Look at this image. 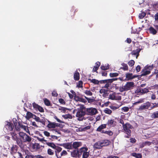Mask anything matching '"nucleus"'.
<instances>
[{"instance_id":"obj_1","label":"nucleus","mask_w":158,"mask_h":158,"mask_svg":"<svg viewBox=\"0 0 158 158\" xmlns=\"http://www.w3.org/2000/svg\"><path fill=\"white\" fill-rule=\"evenodd\" d=\"M10 134L12 139L16 141V143L20 148L23 147V142H30L32 140V138L30 136L23 132H19V135L15 132H11Z\"/></svg>"},{"instance_id":"obj_2","label":"nucleus","mask_w":158,"mask_h":158,"mask_svg":"<svg viewBox=\"0 0 158 158\" xmlns=\"http://www.w3.org/2000/svg\"><path fill=\"white\" fill-rule=\"evenodd\" d=\"M85 107L83 106H81L79 108L77 109V111L76 114V116L78 120L80 121H82L83 119H88L89 120H92V118L89 117L85 118L84 116L86 113L85 111Z\"/></svg>"},{"instance_id":"obj_3","label":"nucleus","mask_w":158,"mask_h":158,"mask_svg":"<svg viewBox=\"0 0 158 158\" xmlns=\"http://www.w3.org/2000/svg\"><path fill=\"white\" fill-rule=\"evenodd\" d=\"M134 86V83L133 82H128L125 85L120 86L117 89H118L120 92H123L131 90Z\"/></svg>"},{"instance_id":"obj_4","label":"nucleus","mask_w":158,"mask_h":158,"mask_svg":"<svg viewBox=\"0 0 158 158\" xmlns=\"http://www.w3.org/2000/svg\"><path fill=\"white\" fill-rule=\"evenodd\" d=\"M109 141L107 140L99 141L96 143L94 145V148L96 149H100L102 147L108 145Z\"/></svg>"},{"instance_id":"obj_5","label":"nucleus","mask_w":158,"mask_h":158,"mask_svg":"<svg viewBox=\"0 0 158 158\" xmlns=\"http://www.w3.org/2000/svg\"><path fill=\"white\" fill-rule=\"evenodd\" d=\"M125 132L128 135L126 136L127 138H129V136L131 135V131L130 129L133 128V126L129 123H127L124 125L123 127Z\"/></svg>"},{"instance_id":"obj_6","label":"nucleus","mask_w":158,"mask_h":158,"mask_svg":"<svg viewBox=\"0 0 158 158\" xmlns=\"http://www.w3.org/2000/svg\"><path fill=\"white\" fill-rule=\"evenodd\" d=\"M85 111L87 114L91 115H95L98 113L97 109L93 107L85 108Z\"/></svg>"},{"instance_id":"obj_7","label":"nucleus","mask_w":158,"mask_h":158,"mask_svg":"<svg viewBox=\"0 0 158 158\" xmlns=\"http://www.w3.org/2000/svg\"><path fill=\"white\" fill-rule=\"evenodd\" d=\"M151 106V104L149 102H147L142 104L138 108L139 111H141L144 109H148Z\"/></svg>"},{"instance_id":"obj_8","label":"nucleus","mask_w":158,"mask_h":158,"mask_svg":"<svg viewBox=\"0 0 158 158\" xmlns=\"http://www.w3.org/2000/svg\"><path fill=\"white\" fill-rule=\"evenodd\" d=\"M88 148H87L83 147L80 149V151L81 152H83L82 157L83 158H87L89 155V153L87 152Z\"/></svg>"},{"instance_id":"obj_9","label":"nucleus","mask_w":158,"mask_h":158,"mask_svg":"<svg viewBox=\"0 0 158 158\" xmlns=\"http://www.w3.org/2000/svg\"><path fill=\"white\" fill-rule=\"evenodd\" d=\"M90 126L84 127V126L81 125L80 127H77L76 130L77 132L85 131L87 130L90 129Z\"/></svg>"},{"instance_id":"obj_10","label":"nucleus","mask_w":158,"mask_h":158,"mask_svg":"<svg viewBox=\"0 0 158 158\" xmlns=\"http://www.w3.org/2000/svg\"><path fill=\"white\" fill-rule=\"evenodd\" d=\"M49 123L47 125V127L49 128H54L58 126V123L54 122H51L49 121H48Z\"/></svg>"},{"instance_id":"obj_11","label":"nucleus","mask_w":158,"mask_h":158,"mask_svg":"<svg viewBox=\"0 0 158 158\" xmlns=\"http://www.w3.org/2000/svg\"><path fill=\"white\" fill-rule=\"evenodd\" d=\"M5 127L6 128L7 130L10 131H11L13 130L14 126L12 123H11L8 122H6Z\"/></svg>"},{"instance_id":"obj_12","label":"nucleus","mask_w":158,"mask_h":158,"mask_svg":"<svg viewBox=\"0 0 158 158\" xmlns=\"http://www.w3.org/2000/svg\"><path fill=\"white\" fill-rule=\"evenodd\" d=\"M60 145L62 146L65 148L68 149H71L72 148V144L71 142L63 143L62 144H60Z\"/></svg>"},{"instance_id":"obj_13","label":"nucleus","mask_w":158,"mask_h":158,"mask_svg":"<svg viewBox=\"0 0 158 158\" xmlns=\"http://www.w3.org/2000/svg\"><path fill=\"white\" fill-rule=\"evenodd\" d=\"M82 143L80 142H74L72 144V148L76 149L82 145Z\"/></svg>"},{"instance_id":"obj_14","label":"nucleus","mask_w":158,"mask_h":158,"mask_svg":"<svg viewBox=\"0 0 158 158\" xmlns=\"http://www.w3.org/2000/svg\"><path fill=\"white\" fill-rule=\"evenodd\" d=\"M136 92L138 93H141L142 94L146 93L149 92L147 88H140L136 90Z\"/></svg>"},{"instance_id":"obj_15","label":"nucleus","mask_w":158,"mask_h":158,"mask_svg":"<svg viewBox=\"0 0 158 158\" xmlns=\"http://www.w3.org/2000/svg\"><path fill=\"white\" fill-rule=\"evenodd\" d=\"M79 150L77 149L76 150H74L71 152V156L74 157H79L80 154H79Z\"/></svg>"},{"instance_id":"obj_16","label":"nucleus","mask_w":158,"mask_h":158,"mask_svg":"<svg viewBox=\"0 0 158 158\" xmlns=\"http://www.w3.org/2000/svg\"><path fill=\"white\" fill-rule=\"evenodd\" d=\"M99 93L101 94H102V96L103 97H106L107 96V90L105 89H101L99 91Z\"/></svg>"},{"instance_id":"obj_17","label":"nucleus","mask_w":158,"mask_h":158,"mask_svg":"<svg viewBox=\"0 0 158 158\" xmlns=\"http://www.w3.org/2000/svg\"><path fill=\"white\" fill-rule=\"evenodd\" d=\"M106 127V124H102L97 129V131H98L101 132L102 133V131H104L103 129Z\"/></svg>"},{"instance_id":"obj_18","label":"nucleus","mask_w":158,"mask_h":158,"mask_svg":"<svg viewBox=\"0 0 158 158\" xmlns=\"http://www.w3.org/2000/svg\"><path fill=\"white\" fill-rule=\"evenodd\" d=\"M105 80H101L100 81V83L101 84L106 83L105 85L104 86H103V87L108 89L109 87L110 83V82H108L107 81H106L105 82H104L105 81H104Z\"/></svg>"},{"instance_id":"obj_19","label":"nucleus","mask_w":158,"mask_h":158,"mask_svg":"<svg viewBox=\"0 0 158 158\" xmlns=\"http://www.w3.org/2000/svg\"><path fill=\"white\" fill-rule=\"evenodd\" d=\"M150 73V71L146 68L143 70L141 74V76H144L147 75L149 74Z\"/></svg>"},{"instance_id":"obj_20","label":"nucleus","mask_w":158,"mask_h":158,"mask_svg":"<svg viewBox=\"0 0 158 158\" xmlns=\"http://www.w3.org/2000/svg\"><path fill=\"white\" fill-rule=\"evenodd\" d=\"M67 153L65 150H63L60 154H56V156L57 158H60L62 156H65L67 154Z\"/></svg>"},{"instance_id":"obj_21","label":"nucleus","mask_w":158,"mask_h":158,"mask_svg":"<svg viewBox=\"0 0 158 158\" xmlns=\"http://www.w3.org/2000/svg\"><path fill=\"white\" fill-rule=\"evenodd\" d=\"M18 147L16 145L13 146L11 148V152L13 154L16 153L17 151Z\"/></svg>"},{"instance_id":"obj_22","label":"nucleus","mask_w":158,"mask_h":158,"mask_svg":"<svg viewBox=\"0 0 158 158\" xmlns=\"http://www.w3.org/2000/svg\"><path fill=\"white\" fill-rule=\"evenodd\" d=\"M121 65L122 66L120 68V69H122L124 71H126L128 70V67L127 64L124 63H122L121 64Z\"/></svg>"},{"instance_id":"obj_23","label":"nucleus","mask_w":158,"mask_h":158,"mask_svg":"<svg viewBox=\"0 0 158 158\" xmlns=\"http://www.w3.org/2000/svg\"><path fill=\"white\" fill-rule=\"evenodd\" d=\"M126 77L128 80H130L136 77L135 76H134L133 77L132 76V74L131 73H127L126 74Z\"/></svg>"},{"instance_id":"obj_24","label":"nucleus","mask_w":158,"mask_h":158,"mask_svg":"<svg viewBox=\"0 0 158 158\" xmlns=\"http://www.w3.org/2000/svg\"><path fill=\"white\" fill-rule=\"evenodd\" d=\"M150 33L153 35H155L157 33L156 30L153 27H150L149 29Z\"/></svg>"},{"instance_id":"obj_25","label":"nucleus","mask_w":158,"mask_h":158,"mask_svg":"<svg viewBox=\"0 0 158 158\" xmlns=\"http://www.w3.org/2000/svg\"><path fill=\"white\" fill-rule=\"evenodd\" d=\"M80 74L79 73L77 72L74 74V78L75 80L78 81L79 79Z\"/></svg>"},{"instance_id":"obj_26","label":"nucleus","mask_w":158,"mask_h":158,"mask_svg":"<svg viewBox=\"0 0 158 158\" xmlns=\"http://www.w3.org/2000/svg\"><path fill=\"white\" fill-rule=\"evenodd\" d=\"M55 149V152H56V154H60V152L61 151L62 148L59 146H56Z\"/></svg>"},{"instance_id":"obj_27","label":"nucleus","mask_w":158,"mask_h":158,"mask_svg":"<svg viewBox=\"0 0 158 158\" xmlns=\"http://www.w3.org/2000/svg\"><path fill=\"white\" fill-rule=\"evenodd\" d=\"M151 117L153 118H158V111L152 113Z\"/></svg>"},{"instance_id":"obj_28","label":"nucleus","mask_w":158,"mask_h":158,"mask_svg":"<svg viewBox=\"0 0 158 158\" xmlns=\"http://www.w3.org/2000/svg\"><path fill=\"white\" fill-rule=\"evenodd\" d=\"M109 99H110L112 100H116L117 98L115 95V93H113L112 94H110L109 95Z\"/></svg>"},{"instance_id":"obj_29","label":"nucleus","mask_w":158,"mask_h":158,"mask_svg":"<svg viewBox=\"0 0 158 158\" xmlns=\"http://www.w3.org/2000/svg\"><path fill=\"white\" fill-rule=\"evenodd\" d=\"M107 123L109 126H110L114 127L115 125L114 121L113 119L109 120Z\"/></svg>"},{"instance_id":"obj_30","label":"nucleus","mask_w":158,"mask_h":158,"mask_svg":"<svg viewBox=\"0 0 158 158\" xmlns=\"http://www.w3.org/2000/svg\"><path fill=\"white\" fill-rule=\"evenodd\" d=\"M88 80L90 81V82H92L96 85L98 84L100 82V81H99L97 80L94 79H89Z\"/></svg>"},{"instance_id":"obj_31","label":"nucleus","mask_w":158,"mask_h":158,"mask_svg":"<svg viewBox=\"0 0 158 158\" xmlns=\"http://www.w3.org/2000/svg\"><path fill=\"white\" fill-rule=\"evenodd\" d=\"M33 114L30 112H27V113L26 115V118L27 119H29L32 117Z\"/></svg>"},{"instance_id":"obj_32","label":"nucleus","mask_w":158,"mask_h":158,"mask_svg":"<svg viewBox=\"0 0 158 158\" xmlns=\"http://www.w3.org/2000/svg\"><path fill=\"white\" fill-rule=\"evenodd\" d=\"M132 156L136 158H142V155L139 153H132Z\"/></svg>"},{"instance_id":"obj_33","label":"nucleus","mask_w":158,"mask_h":158,"mask_svg":"<svg viewBox=\"0 0 158 158\" xmlns=\"http://www.w3.org/2000/svg\"><path fill=\"white\" fill-rule=\"evenodd\" d=\"M117 80V78H114L113 79H106L104 81V82H106V81L108 82H110V83H111L113 81Z\"/></svg>"},{"instance_id":"obj_34","label":"nucleus","mask_w":158,"mask_h":158,"mask_svg":"<svg viewBox=\"0 0 158 158\" xmlns=\"http://www.w3.org/2000/svg\"><path fill=\"white\" fill-rule=\"evenodd\" d=\"M49 146H50L52 148H53L54 149H55L56 147V146L54 143H46Z\"/></svg>"},{"instance_id":"obj_35","label":"nucleus","mask_w":158,"mask_h":158,"mask_svg":"<svg viewBox=\"0 0 158 158\" xmlns=\"http://www.w3.org/2000/svg\"><path fill=\"white\" fill-rule=\"evenodd\" d=\"M104 112L105 113L109 114H110L112 112V111L110 110L107 108H105L104 110Z\"/></svg>"},{"instance_id":"obj_36","label":"nucleus","mask_w":158,"mask_h":158,"mask_svg":"<svg viewBox=\"0 0 158 158\" xmlns=\"http://www.w3.org/2000/svg\"><path fill=\"white\" fill-rule=\"evenodd\" d=\"M62 117L65 119H67V118L71 119V118H72V116L69 114H65V115H62Z\"/></svg>"},{"instance_id":"obj_37","label":"nucleus","mask_w":158,"mask_h":158,"mask_svg":"<svg viewBox=\"0 0 158 158\" xmlns=\"http://www.w3.org/2000/svg\"><path fill=\"white\" fill-rule=\"evenodd\" d=\"M143 102V99H140L139 100L137 101L134 103H133V106H134V105H136L138 104L142 103Z\"/></svg>"},{"instance_id":"obj_38","label":"nucleus","mask_w":158,"mask_h":158,"mask_svg":"<svg viewBox=\"0 0 158 158\" xmlns=\"http://www.w3.org/2000/svg\"><path fill=\"white\" fill-rule=\"evenodd\" d=\"M102 133L107 134L109 135H113V132L110 131H102Z\"/></svg>"},{"instance_id":"obj_39","label":"nucleus","mask_w":158,"mask_h":158,"mask_svg":"<svg viewBox=\"0 0 158 158\" xmlns=\"http://www.w3.org/2000/svg\"><path fill=\"white\" fill-rule=\"evenodd\" d=\"M146 14L144 12H142L139 14V17L140 19H143L146 15Z\"/></svg>"},{"instance_id":"obj_40","label":"nucleus","mask_w":158,"mask_h":158,"mask_svg":"<svg viewBox=\"0 0 158 158\" xmlns=\"http://www.w3.org/2000/svg\"><path fill=\"white\" fill-rule=\"evenodd\" d=\"M109 68V65L107 64L106 65H102L101 66V69L103 70H106Z\"/></svg>"},{"instance_id":"obj_41","label":"nucleus","mask_w":158,"mask_h":158,"mask_svg":"<svg viewBox=\"0 0 158 158\" xmlns=\"http://www.w3.org/2000/svg\"><path fill=\"white\" fill-rule=\"evenodd\" d=\"M58 110H61V111H62L64 112L66 111L67 110L69 109L68 108L65 107H59Z\"/></svg>"},{"instance_id":"obj_42","label":"nucleus","mask_w":158,"mask_h":158,"mask_svg":"<svg viewBox=\"0 0 158 158\" xmlns=\"http://www.w3.org/2000/svg\"><path fill=\"white\" fill-rule=\"evenodd\" d=\"M135 64V61L133 60H131L129 61L128 63V64L129 66L132 67Z\"/></svg>"},{"instance_id":"obj_43","label":"nucleus","mask_w":158,"mask_h":158,"mask_svg":"<svg viewBox=\"0 0 158 158\" xmlns=\"http://www.w3.org/2000/svg\"><path fill=\"white\" fill-rule=\"evenodd\" d=\"M118 73H110V76L111 77H116L118 76Z\"/></svg>"},{"instance_id":"obj_44","label":"nucleus","mask_w":158,"mask_h":158,"mask_svg":"<svg viewBox=\"0 0 158 158\" xmlns=\"http://www.w3.org/2000/svg\"><path fill=\"white\" fill-rule=\"evenodd\" d=\"M84 93L87 95L89 96H92L93 94L89 90H86L85 92Z\"/></svg>"},{"instance_id":"obj_45","label":"nucleus","mask_w":158,"mask_h":158,"mask_svg":"<svg viewBox=\"0 0 158 158\" xmlns=\"http://www.w3.org/2000/svg\"><path fill=\"white\" fill-rule=\"evenodd\" d=\"M44 102L45 105L47 106H49L50 104L49 101L47 99H45L44 100Z\"/></svg>"},{"instance_id":"obj_46","label":"nucleus","mask_w":158,"mask_h":158,"mask_svg":"<svg viewBox=\"0 0 158 158\" xmlns=\"http://www.w3.org/2000/svg\"><path fill=\"white\" fill-rule=\"evenodd\" d=\"M140 51V50H139V51L136 52H135L134 51H133L131 52V54L132 55L136 56V58H137L139 55V52Z\"/></svg>"},{"instance_id":"obj_47","label":"nucleus","mask_w":158,"mask_h":158,"mask_svg":"<svg viewBox=\"0 0 158 158\" xmlns=\"http://www.w3.org/2000/svg\"><path fill=\"white\" fill-rule=\"evenodd\" d=\"M82 84L83 83L82 81H79L77 85V87L79 88L82 87Z\"/></svg>"},{"instance_id":"obj_48","label":"nucleus","mask_w":158,"mask_h":158,"mask_svg":"<svg viewBox=\"0 0 158 158\" xmlns=\"http://www.w3.org/2000/svg\"><path fill=\"white\" fill-rule=\"evenodd\" d=\"M48 153L49 155H52L54 154L53 151L51 149H48Z\"/></svg>"},{"instance_id":"obj_49","label":"nucleus","mask_w":158,"mask_h":158,"mask_svg":"<svg viewBox=\"0 0 158 158\" xmlns=\"http://www.w3.org/2000/svg\"><path fill=\"white\" fill-rule=\"evenodd\" d=\"M153 68V64H152L151 65L147 66L145 67V68H146L147 69H148L149 71L151 70Z\"/></svg>"},{"instance_id":"obj_50","label":"nucleus","mask_w":158,"mask_h":158,"mask_svg":"<svg viewBox=\"0 0 158 158\" xmlns=\"http://www.w3.org/2000/svg\"><path fill=\"white\" fill-rule=\"evenodd\" d=\"M129 108L127 107H124L122 108V110L124 112H127L129 110Z\"/></svg>"},{"instance_id":"obj_51","label":"nucleus","mask_w":158,"mask_h":158,"mask_svg":"<svg viewBox=\"0 0 158 158\" xmlns=\"http://www.w3.org/2000/svg\"><path fill=\"white\" fill-rule=\"evenodd\" d=\"M32 105L34 108H35L36 109H37L39 106L35 102L33 103Z\"/></svg>"},{"instance_id":"obj_52","label":"nucleus","mask_w":158,"mask_h":158,"mask_svg":"<svg viewBox=\"0 0 158 158\" xmlns=\"http://www.w3.org/2000/svg\"><path fill=\"white\" fill-rule=\"evenodd\" d=\"M154 26L156 29L158 31V21H156L155 23Z\"/></svg>"},{"instance_id":"obj_53","label":"nucleus","mask_w":158,"mask_h":158,"mask_svg":"<svg viewBox=\"0 0 158 158\" xmlns=\"http://www.w3.org/2000/svg\"><path fill=\"white\" fill-rule=\"evenodd\" d=\"M44 133L45 135L47 137H49L50 136V133L47 131H45L44 132Z\"/></svg>"},{"instance_id":"obj_54","label":"nucleus","mask_w":158,"mask_h":158,"mask_svg":"<svg viewBox=\"0 0 158 158\" xmlns=\"http://www.w3.org/2000/svg\"><path fill=\"white\" fill-rule=\"evenodd\" d=\"M20 127L24 129L25 131H27V130L28 131H29L28 129L27 128V126L22 125L20 126Z\"/></svg>"},{"instance_id":"obj_55","label":"nucleus","mask_w":158,"mask_h":158,"mask_svg":"<svg viewBox=\"0 0 158 158\" xmlns=\"http://www.w3.org/2000/svg\"><path fill=\"white\" fill-rule=\"evenodd\" d=\"M37 109H38L40 112H43L44 111V110L43 108L40 106H39Z\"/></svg>"},{"instance_id":"obj_56","label":"nucleus","mask_w":158,"mask_h":158,"mask_svg":"<svg viewBox=\"0 0 158 158\" xmlns=\"http://www.w3.org/2000/svg\"><path fill=\"white\" fill-rule=\"evenodd\" d=\"M143 144L145 145L150 146L151 144V142L149 141H146L143 143Z\"/></svg>"},{"instance_id":"obj_57","label":"nucleus","mask_w":158,"mask_h":158,"mask_svg":"<svg viewBox=\"0 0 158 158\" xmlns=\"http://www.w3.org/2000/svg\"><path fill=\"white\" fill-rule=\"evenodd\" d=\"M59 101L60 103L62 104H65V102L62 99L60 98L59 99Z\"/></svg>"},{"instance_id":"obj_58","label":"nucleus","mask_w":158,"mask_h":158,"mask_svg":"<svg viewBox=\"0 0 158 158\" xmlns=\"http://www.w3.org/2000/svg\"><path fill=\"white\" fill-rule=\"evenodd\" d=\"M54 118L55 119H56L58 122L61 123H64V122L63 121H61L59 119H58L56 116H55L54 117Z\"/></svg>"},{"instance_id":"obj_59","label":"nucleus","mask_w":158,"mask_h":158,"mask_svg":"<svg viewBox=\"0 0 158 158\" xmlns=\"http://www.w3.org/2000/svg\"><path fill=\"white\" fill-rule=\"evenodd\" d=\"M54 118L55 119H56L58 122L61 123H64V122L63 121H61L59 119H58L56 116H55L54 117Z\"/></svg>"},{"instance_id":"obj_60","label":"nucleus","mask_w":158,"mask_h":158,"mask_svg":"<svg viewBox=\"0 0 158 158\" xmlns=\"http://www.w3.org/2000/svg\"><path fill=\"white\" fill-rule=\"evenodd\" d=\"M54 118L55 119H56L58 122L61 123H64V122L63 121H61L59 119H58L56 116H55L54 117Z\"/></svg>"},{"instance_id":"obj_61","label":"nucleus","mask_w":158,"mask_h":158,"mask_svg":"<svg viewBox=\"0 0 158 158\" xmlns=\"http://www.w3.org/2000/svg\"><path fill=\"white\" fill-rule=\"evenodd\" d=\"M152 104L153 105L151 106V109H152L156 107H157V104L156 103H152Z\"/></svg>"},{"instance_id":"obj_62","label":"nucleus","mask_w":158,"mask_h":158,"mask_svg":"<svg viewBox=\"0 0 158 158\" xmlns=\"http://www.w3.org/2000/svg\"><path fill=\"white\" fill-rule=\"evenodd\" d=\"M87 100L89 103L93 102L94 101V99L90 98H87Z\"/></svg>"},{"instance_id":"obj_63","label":"nucleus","mask_w":158,"mask_h":158,"mask_svg":"<svg viewBox=\"0 0 158 158\" xmlns=\"http://www.w3.org/2000/svg\"><path fill=\"white\" fill-rule=\"evenodd\" d=\"M52 96H53L56 97L58 95V94L57 93L56 91H54L52 93Z\"/></svg>"},{"instance_id":"obj_64","label":"nucleus","mask_w":158,"mask_h":158,"mask_svg":"<svg viewBox=\"0 0 158 158\" xmlns=\"http://www.w3.org/2000/svg\"><path fill=\"white\" fill-rule=\"evenodd\" d=\"M141 67L139 65H138L136 68V70L137 72L140 71Z\"/></svg>"}]
</instances>
